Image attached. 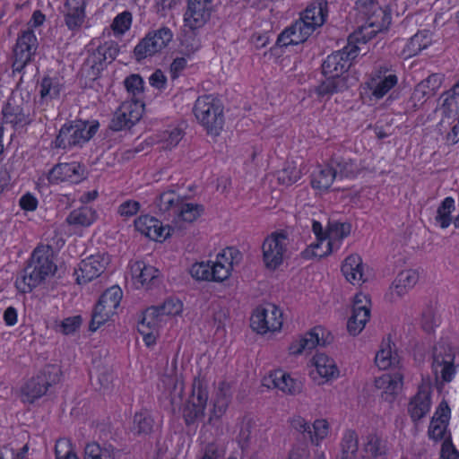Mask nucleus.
I'll return each mask as SVG.
<instances>
[{"label":"nucleus","instance_id":"1","mask_svg":"<svg viewBox=\"0 0 459 459\" xmlns=\"http://www.w3.org/2000/svg\"><path fill=\"white\" fill-rule=\"evenodd\" d=\"M328 3L325 0L311 2L302 13L299 21L287 28L278 37L280 46L287 47L306 41L308 37L326 21Z\"/></svg>","mask_w":459,"mask_h":459},{"label":"nucleus","instance_id":"2","mask_svg":"<svg viewBox=\"0 0 459 459\" xmlns=\"http://www.w3.org/2000/svg\"><path fill=\"white\" fill-rule=\"evenodd\" d=\"M357 8L368 18L362 26L352 34V39L358 41L368 40L377 33L386 30L390 24L391 18L388 13L379 5L377 0H357Z\"/></svg>","mask_w":459,"mask_h":459},{"label":"nucleus","instance_id":"3","mask_svg":"<svg viewBox=\"0 0 459 459\" xmlns=\"http://www.w3.org/2000/svg\"><path fill=\"white\" fill-rule=\"evenodd\" d=\"M194 113L208 134H220L224 125L223 108L220 100L212 95L201 96L195 103Z\"/></svg>","mask_w":459,"mask_h":459},{"label":"nucleus","instance_id":"4","mask_svg":"<svg viewBox=\"0 0 459 459\" xmlns=\"http://www.w3.org/2000/svg\"><path fill=\"white\" fill-rule=\"evenodd\" d=\"M61 369L58 365H48L35 377L29 379L21 389L23 403H32L48 392L49 386L59 382Z\"/></svg>","mask_w":459,"mask_h":459},{"label":"nucleus","instance_id":"5","mask_svg":"<svg viewBox=\"0 0 459 459\" xmlns=\"http://www.w3.org/2000/svg\"><path fill=\"white\" fill-rule=\"evenodd\" d=\"M363 41L355 40L351 35L347 46L329 55L322 65L324 75L343 77L342 74L350 68L351 60L358 56L359 47L357 44Z\"/></svg>","mask_w":459,"mask_h":459},{"label":"nucleus","instance_id":"6","mask_svg":"<svg viewBox=\"0 0 459 459\" xmlns=\"http://www.w3.org/2000/svg\"><path fill=\"white\" fill-rule=\"evenodd\" d=\"M96 130V126L89 125L84 121L65 124L59 130V134L54 142V146L62 149L81 146L93 136Z\"/></svg>","mask_w":459,"mask_h":459},{"label":"nucleus","instance_id":"7","mask_svg":"<svg viewBox=\"0 0 459 459\" xmlns=\"http://www.w3.org/2000/svg\"><path fill=\"white\" fill-rule=\"evenodd\" d=\"M119 52L116 42L108 41L90 51L82 71L90 79L95 80L108 63L112 62Z\"/></svg>","mask_w":459,"mask_h":459},{"label":"nucleus","instance_id":"8","mask_svg":"<svg viewBox=\"0 0 459 459\" xmlns=\"http://www.w3.org/2000/svg\"><path fill=\"white\" fill-rule=\"evenodd\" d=\"M454 348L444 342H438L433 347L432 351V372L437 380L451 382L456 373L455 364Z\"/></svg>","mask_w":459,"mask_h":459},{"label":"nucleus","instance_id":"9","mask_svg":"<svg viewBox=\"0 0 459 459\" xmlns=\"http://www.w3.org/2000/svg\"><path fill=\"white\" fill-rule=\"evenodd\" d=\"M123 297L122 290L114 285L104 291L95 307L90 329L96 331L100 325L106 323L117 313Z\"/></svg>","mask_w":459,"mask_h":459},{"label":"nucleus","instance_id":"10","mask_svg":"<svg viewBox=\"0 0 459 459\" xmlns=\"http://www.w3.org/2000/svg\"><path fill=\"white\" fill-rule=\"evenodd\" d=\"M282 322L281 310L271 303L256 307L250 318L251 328L261 334L281 330Z\"/></svg>","mask_w":459,"mask_h":459},{"label":"nucleus","instance_id":"11","mask_svg":"<svg viewBox=\"0 0 459 459\" xmlns=\"http://www.w3.org/2000/svg\"><path fill=\"white\" fill-rule=\"evenodd\" d=\"M172 39L173 33L167 27L150 31L135 46L134 50L135 58L140 61L160 53L169 46Z\"/></svg>","mask_w":459,"mask_h":459},{"label":"nucleus","instance_id":"12","mask_svg":"<svg viewBox=\"0 0 459 459\" xmlns=\"http://www.w3.org/2000/svg\"><path fill=\"white\" fill-rule=\"evenodd\" d=\"M398 83V76L391 66L380 65L370 74L364 84L370 98L381 100Z\"/></svg>","mask_w":459,"mask_h":459},{"label":"nucleus","instance_id":"13","mask_svg":"<svg viewBox=\"0 0 459 459\" xmlns=\"http://www.w3.org/2000/svg\"><path fill=\"white\" fill-rule=\"evenodd\" d=\"M288 246L289 238L284 232H273L264 239L262 251L266 268L274 270L282 264Z\"/></svg>","mask_w":459,"mask_h":459},{"label":"nucleus","instance_id":"14","mask_svg":"<svg viewBox=\"0 0 459 459\" xmlns=\"http://www.w3.org/2000/svg\"><path fill=\"white\" fill-rule=\"evenodd\" d=\"M309 377L317 385H324L337 379L340 377V369L333 357L317 352L310 359Z\"/></svg>","mask_w":459,"mask_h":459},{"label":"nucleus","instance_id":"15","mask_svg":"<svg viewBox=\"0 0 459 459\" xmlns=\"http://www.w3.org/2000/svg\"><path fill=\"white\" fill-rule=\"evenodd\" d=\"M442 84V76L433 74L428 78L420 82L414 88L413 92L407 102L406 110L416 112L420 109L427 100L435 95Z\"/></svg>","mask_w":459,"mask_h":459},{"label":"nucleus","instance_id":"16","mask_svg":"<svg viewBox=\"0 0 459 459\" xmlns=\"http://www.w3.org/2000/svg\"><path fill=\"white\" fill-rule=\"evenodd\" d=\"M240 252L234 247H227L220 252L211 263L212 280L223 281L227 280L233 270V267L241 260Z\"/></svg>","mask_w":459,"mask_h":459},{"label":"nucleus","instance_id":"17","mask_svg":"<svg viewBox=\"0 0 459 459\" xmlns=\"http://www.w3.org/2000/svg\"><path fill=\"white\" fill-rule=\"evenodd\" d=\"M143 105L140 100H131L124 101L115 112L110 123V128L119 131L130 127L140 120Z\"/></svg>","mask_w":459,"mask_h":459},{"label":"nucleus","instance_id":"18","mask_svg":"<svg viewBox=\"0 0 459 459\" xmlns=\"http://www.w3.org/2000/svg\"><path fill=\"white\" fill-rule=\"evenodd\" d=\"M371 302L368 295L359 293L354 298L351 316L348 320L347 328L351 334H359L366 326L370 317Z\"/></svg>","mask_w":459,"mask_h":459},{"label":"nucleus","instance_id":"19","mask_svg":"<svg viewBox=\"0 0 459 459\" xmlns=\"http://www.w3.org/2000/svg\"><path fill=\"white\" fill-rule=\"evenodd\" d=\"M165 324L158 307H151L143 312L138 324V331L143 335L146 345L151 346L155 343L160 331Z\"/></svg>","mask_w":459,"mask_h":459},{"label":"nucleus","instance_id":"20","mask_svg":"<svg viewBox=\"0 0 459 459\" xmlns=\"http://www.w3.org/2000/svg\"><path fill=\"white\" fill-rule=\"evenodd\" d=\"M109 264V256L106 254L91 255L83 259L76 272L79 284L87 283L99 276L106 270Z\"/></svg>","mask_w":459,"mask_h":459},{"label":"nucleus","instance_id":"21","mask_svg":"<svg viewBox=\"0 0 459 459\" xmlns=\"http://www.w3.org/2000/svg\"><path fill=\"white\" fill-rule=\"evenodd\" d=\"M37 48L38 40L33 31L30 30L22 31L13 49V65L17 70L23 68L30 61Z\"/></svg>","mask_w":459,"mask_h":459},{"label":"nucleus","instance_id":"22","mask_svg":"<svg viewBox=\"0 0 459 459\" xmlns=\"http://www.w3.org/2000/svg\"><path fill=\"white\" fill-rule=\"evenodd\" d=\"M263 385L268 388H275L286 394L295 395L301 392L302 384L290 374L277 369L270 372L263 379Z\"/></svg>","mask_w":459,"mask_h":459},{"label":"nucleus","instance_id":"23","mask_svg":"<svg viewBox=\"0 0 459 459\" xmlns=\"http://www.w3.org/2000/svg\"><path fill=\"white\" fill-rule=\"evenodd\" d=\"M325 335H328V333L323 327L316 326L299 339L294 340L289 347V351L292 355H300L318 345L325 346L329 342Z\"/></svg>","mask_w":459,"mask_h":459},{"label":"nucleus","instance_id":"24","mask_svg":"<svg viewBox=\"0 0 459 459\" xmlns=\"http://www.w3.org/2000/svg\"><path fill=\"white\" fill-rule=\"evenodd\" d=\"M436 112L441 117L437 125L440 134H446L447 142L456 143L459 141V117H456V108L441 105Z\"/></svg>","mask_w":459,"mask_h":459},{"label":"nucleus","instance_id":"25","mask_svg":"<svg viewBox=\"0 0 459 459\" xmlns=\"http://www.w3.org/2000/svg\"><path fill=\"white\" fill-rule=\"evenodd\" d=\"M137 231L152 240L161 241L170 235V228L162 226L161 222L150 215L139 216L134 221Z\"/></svg>","mask_w":459,"mask_h":459},{"label":"nucleus","instance_id":"26","mask_svg":"<svg viewBox=\"0 0 459 459\" xmlns=\"http://www.w3.org/2000/svg\"><path fill=\"white\" fill-rule=\"evenodd\" d=\"M212 10L211 0H189L185 13V22L190 29L202 27L209 19Z\"/></svg>","mask_w":459,"mask_h":459},{"label":"nucleus","instance_id":"27","mask_svg":"<svg viewBox=\"0 0 459 459\" xmlns=\"http://www.w3.org/2000/svg\"><path fill=\"white\" fill-rule=\"evenodd\" d=\"M450 419V409L446 403L437 407L429 427V436L434 440H451L447 433V425Z\"/></svg>","mask_w":459,"mask_h":459},{"label":"nucleus","instance_id":"28","mask_svg":"<svg viewBox=\"0 0 459 459\" xmlns=\"http://www.w3.org/2000/svg\"><path fill=\"white\" fill-rule=\"evenodd\" d=\"M30 264L39 271V274L43 275L45 279L52 276L56 270V265L53 261V250L48 245H41L35 248Z\"/></svg>","mask_w":459,"mask_h":459},{"label":"nucleus","instance_id":"29","mask_svg":"<svg viewBox=\"0 0 459 459\" xmlns=\"http://www.w3.org/2000/svg\"><path fill=\"white\" fill-rule=\"evenodd\" d=\"M342 273L345 279L353 285L359 286L368 278L361 257L356 254L345 258L342 264Z\"/></svg>","mask_w":459,"mask_h":459},{"label":"nucleus","instance_id":"30","mask_svg":"<svg viewBox=\"0 0 459 459\" xmlns=\"http://www.w3.org/2000/svg\"><path fill=\"white\" fill-rule=\"evenodd\" d=\"M431 406V386L424 383L419 387L418 393L409 403V413L412 420L416 421L425 417Z\"/></svg>","mask_w":459,"mask_h":459},{"label":"nucleus","instance_id":"31","mask_svg":"<svg viewBox=\"0 0 459 459\" xmlns=\"http://www.w3.org/2000/svg\"><path fill=\"white\" fill-rule=\"evenodd\" d=\"M312 230L316 235V240L304 251V256L306 258H322L331 254L334 248L324 235L321 223L314 221Z\"/></svg>","mask_w":459,"mask_h":459},{"label":"nucleus","instance_id":"32","mask_svg":"<svg viewBox=\"0 0 459 459\" xmlns=\"http://www.w3.org/2000/svg\"><path fill=\"white\" fill-rule=\"evenodd\" d=\"M83 170L77 162L62 163L55 166L48 174V179L53 183L70 181L77 183L82 180Z\"/></svg>","mask_w":459,"mask_h":459},{"label":"nucleus","instance_id":"33","mask_svg":"<svg viewBox=\"0 0 459 459\" xmlns=\"http://www.w3.org/2000/svg\"><path fill=\"white\" fill-rule=\"evenodd\" d=\"M419 281V273L415 270H405L401 272L395 278L390 291L392 302L403 298L411 290Z\"/></svg>","mask_w":459,"mask_h":459},{"label":"nucleus","instance_id":"34","mask_svg":"<svg viewBox=\"0 0 459 459\" xmlns=\"http://www.w3.org/2000/svg\"><path fill=\"white\" fill-rule=\"evenodd\" d=\"M403 385V376L396 374H384L375 380V386L380 392L381 397L385 401L392 402L401 391Z\"/></svg>","mask_w":459,"mask_h":459},{"label":"nucleus","instance_id":"35","mask_svg":"<svg viewBox=\"0 0 459 459\" xmlns=\"http://www.w3.org/2000/svg\"><path fill=\"white\" fill-rule=\"evenodd\" d=\"M431 42L432 39L429 31H419L404 44L399 55L403 59L411 58L428 48Z\"/></svg>","mask_w":459,"mask_h":459},{"label":"nucleus","instance_id":"36","mask_svg":"<svg viewBox=\"0 0 459 459\" xmlns=\"http://www.w3.org/2000/svg\"><path fill=\"white\" fill-rule=\"evenodd\" d=\"M159 273L158 269L142 261L131 264L132 278L137 287L148 286L159 276Z\"/></svg>","mask_w":459,"mask_h":459},{"label":"nucleus","instance_id":"37","mask_svg":"<svg viewBox=\"0 0 459 459\" xmlns=\"http://www.w3.org/2000/svg\"><path fill=\"white\" fill-rule=\"evenodd\" d=\"M364 451L373 459H383L389 451L387 439L378 433H370L366 437Z\"/></svg>","mask_w":459,"mask_h":459},{"label":"nucleus","instance_id":"38","mask_svg":"<svg viewBox=\"0 0 459 459\" xmlns=\"http://www.w3.org/2000/svg\"><path fill=\"white\" fill-rule=\"evenodd\" d=\"M46 279L30 263L15 281L16 288L22 293L31 291Z\"/></svg>","mask_w":459,"mask_h":459},{"label":"nucleus","instance_id":"39","mask_svg":"<svg viewBox=\"0 0 459 459\" xmlns=\"http://www.w3.org/2000/svg\"><path fill=\"white\" fill-rule=\"evenodd\" d=\"M3 117L6 123L22 126L29 122V110L19 106L14 99H10L3 108Z\"/></svg>","mask_w":459,"mask_h":459},{"label":"nucleus","instance_id":"40","mask_svg":"<svg viewBox=\"0 0 459 459\" xmlns=\"http://www.w3.org/2000/svg\"><path fill=\"white\" fill-rule=\"evenodd\" d=\"M351 230V225L348 222L329 221L326 232L324 235L334 250L338 249L343 238H347Z\"/></svg>","mask_w":459,"mask_h":459},{"label":"nucleus","instance_id":"41","mask_svg":"<svg viewBox=\"0 0 459 459\" xmlns=\"http://www.w3.org/2000/svg\"><path fill=\"white\" fill-rule=\"evenodd\" d=\"M337 178L336 169L332 163L318 168L312 176L311 184L315 189L319 191H326L333 185L334 179Z\"/></svg>","mask_w":459,"mask_h":459},{"label":"nucleus","instance_id":"42","mask_svg":"<svg viewBox=\"0 0 459 459\" xmlns=\"http://www.w3.org/2000/svg\"><path fill=\"white\" fill-rule=\"evenodd\" d=\"M231 396L230 384L226 381H221L216 389L213 400L212 416L220 418L228 407Z\"/></svg>","mask_w":459,"mask_h":459},{"label":"nucleus","instance_id":"43","mask_svg":"<svg viewBox=\"0 0 459 459\" xmlns=\"http://www.w3.org/2000/svg\"><path fill=\"white\" fill-rule=\"evenodd\" d=\"M375 363L381 370H386L399 364L398 354L394 351L389 341L381 343L375 357Z\"/></svg>","mask_w":459,"mask_h":459},{"label":"nucleus","instance_id":"44","mask_svg":"<svg viewBox=\"0 0 459 459\" xmlns=\"http://www.w3.org/2000/svg\"><path fill=\"white\" fill-rule=\"evenodd\" d=\"M62 84L57 78L44 77L39 84V104H48L59 97Z\"/></svg>","mask_w":459,"mask_h":459},{"label":"nucleus","instance_id":"45","mask_svg":"<svg viewBox=\"0 0 459 459\" xmlns=\"http://www.w3.org/2000/svg\"><path fill=\"white\" fill-rule=\"evenodd\" d=\"M347 88L346 79L344 77L325 76L316 88V93L319 98H329L331 95L342 91Z\"/></svg>","mask_w":459,"mask_h":459},{"label":"nucleus","instance_id":"46","mask_svg":"<svg viewBox=\"0 0 459 459\" xmlns=\"http://www.w3.org/2000/svg\"><path fill=\"white\" fill-rule=\"evenodd\" d=\"M330 434L331 424L326 419L318 418L310 424L308 437L312 445L319 446L321 443L330 436Z\"/></svg>","mask_w":459,"mask_h":459},{"label":"nucleus","instance_id":"47","mask_svg":"<svg viewBox=\"0 0 459 459\" xmlns=\"http://www.w3.org/2000/svg\"><path fill=\"white\" fill-rule=\"evenodd\" d=\"M162 382L170 393H176L178 395L183 391V381L181 375L178 371L177 361L173 360L171 365L168 367L162 376Z\"/></svg>","mask_w":459,"mask_h":459},{"label":"nucleus","instance_id":"48","mask_svg":"<svg viewBox=\"0 0 459 459\" xmlns=\"http://www.w3.org/2000/svg\"><path fill=\"white\" fill-rule=\"evenodd\" d=\"M96 220V212L90 207H82L74 210L66 218L69 225L75 227H88Z\"/></svg>","mask_w":459,"mask_h":459},{"label":"nucleus","instance_id":"49","mask_svg":"<svg viewBox=\"0 0 459 459\" xmlns=\"http://www.w3.org/2000/svg\"><path fill=\"white\" fill-rule=\"evenodd\" d=\"M358 435L351 430L347 431L341 443V453L337 459H358Z\"/></svg>","mask_w":459,"mask_h":459},{"label":"nucleus","instance_id":"50","mask_svg":"<svg viewBox=\"0 0 459 459\" xmlns=\"http://www.w3.org/2000/svg\"><path fill=\"white\" fill-rule=\"evenodd\" d=\"M455 208V200L450 196L446 197L437 207L435 221L441 229H446L452 223L451 213Z\"/></svg>","mask_w":459,"mask_h":459},{"label":"nucleus","instance_id":"51","mask_svg":"<svg viewBox=\"0 0 459 459\" xmlns=\"http://www.w3.org/2000/svg\"><path fill=\"white\" fill-rule=\"evenodd\" d=\"M332 165L336 169L337 178H353L359 172V166L350 159L333 160Z\"/></svg>","mask_w":459,"mask_h":459},{"label":"nucleus","instance_id":"52","mask_svg":"<svg viewBox=\"0 0 459 459\" xmlns=\"http://www.w3.org/2000/svg\"><path fill=\"white\" fill-rule=\"evenodd\" d=\"M200 48V40L195 32V29L186 30L181 37L179 52L186 56H190Z\"/></svg>","mask_w":459,"mask_h":459},{"label":"nucleus","instance_id":"53","mask_svg":"<svg viewBox=\"0 0 459 459\" xmlns=\"http://www.w3.org/2000/svg\"><path fill=\"white\" fill-rule=\"evenodd\" d=\"M183 131L178 127H172L163 131L159 135L158 143L163 150H171L176 147L183 138Z\"/></svg>","mask_w":459,"mask_h":459},{"label":"nucleus","instance_id":"54","mask_svg":"<svg viewBox=\"0 0 459 459\" xmlns=\"http://www.w3.org/2000/svg\"><path fill=\"white\" fill-rule=\"evenodd\" d=\"M152 419L151 418L148 412H137L134 417L131 430L134 435L145 436L152 432Z\"/></svg>","mask_w":459,"mask_h":459},{"label":"nucleus","instance_id":"55","mask_svg":"<svg viewBox=\"0 0 459 459\" xmlns=\"http://www.w3.org/2000/svg\"><path fill=\"white\" fill-rule=\"evenodd\" d=\"M202 212L203 207L201 205L182 201L176 214L178 220L186 222H193L202 214Z\"/></svg>","mask_w":459,"mask_h":459},{"label":"nucleus","instance_id":"56","mask_svg":"<svg viewBox=\"0 0 459 459\" xmlns=\"http://www.w3.org/2000/svg\"><path fill=\"white\" fill-rule=\"evenodd\" d=\"M182 201L183 200L175 192L169 191L160 195L157 205L162 212L174 210L176 213Z\"/></svg>","mask_w":459,"mask_h":459},{"label":"nucleus","instance_id":"57","mask_svg":"<svg viewBox=\"0 0 459 459\" xmlns=\"http://www.w3.org/2000/svg\"><path fill=\"white\" fill-rule=\"evenodd\" d=\"M160 310V316L165 322L172 317L179 315L183 310V304L178 299H169L162 305L157 307Z\"/></svg>","mask_w":459,"mask_h":459},{"label":"nucleus","instance_id":"58","mask_svg":"<svg viewBox=\"0 0 459 459\" xmlns=\"http://www.w3.org/2000/svg\"><path fill=\"white\" fill-rule=\"evenodd\" d=\"M56 459H79L72 442L67 438H60L55 446Z\"/></svg>","mask_w":459,"mask_h":459},{"label":"nucleus","instance_id":"59","mask_svg":"<svg viewBox=\"0 0 459 459\" xmlns=\"http://www.w3.org/2000/svg\"><path fill=\"white\" fill-rule=\"evenodd\" d=\"M125 87L128 93L132 95V100H140V97L143 91V81L138 74H131L125 82Z\"/></svg>","mask_w":459,"mask_h":459},{"label":"nucleus","instance_id":"60","mask_svg":"<svg viewBox=\"0 0 459 459\" xmlns=\"http://www.w3.org/2000/svg\"><path fill=\"white\" fill-rule=\"evenodd\" d=\"M204 410L205 408H201L199 411V403L190 396L183 410V416L186 422L190 424L195 420L203 417Z\"/></svg>","mask_w":459,"mask_h":459},{"label":"nucleus","instance_id":"61","mask_svg":"<svg viewBox=\"0 0 459 459\" xmlns=\"http://www.w3.org/2000/svg\"><path fill=\"white\" fill-rule=\"evenodd\" d=\"M300 178V171L293 163L287 164L278 172V180L283 185H291Z\"/></svg>","mask_w":459,"mask_h":459},{"label":"nucleus","instance_id":"62","mask_svg":"<svg viewBox=\"0 0 459 459\" xmlns=\"http://www.w3.org/2000/svg\"><path fill=\"white\" fill-rule=\"evenodd\" d=\"M65 23L70 30H78L84 22L85 11L64 10Z\"/></svg>","mask_w":459,"mask_h":459},{"label":"nucleus","instance_id":"63","mask_svg":"<svg viewBox=\"0 0 459 459\" xmlns=\"http://www.w3.org/2000/svg\"><path fill=\"white\" fill-rule=\"evenodd\" d=\"M211 266L210 261L194 264L190 268V273L199 281H212Z\"/></svg>","mask_w":459,"mask_h":459},{"label":"nucleus","instance_id":"64","mask_svg":"<svg viewBox=\"0 0 459 459\" xmlns=\"http://www.w3.org/2000/svg\"><path fill=\"white\" fill-rule=\"evenodd\" d=\"M439 325V316L433 307H427L421 315V326L426 332L433 331Z\"/></svg>","mask_w":459,"mask_h":459}]
</instances>
